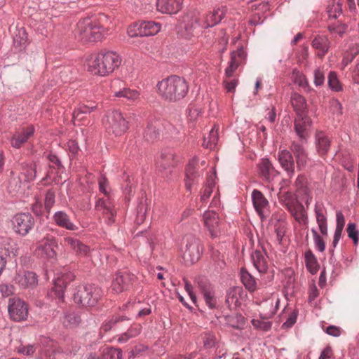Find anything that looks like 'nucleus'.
<instances>
[{"label":"nucleus","instance_id":"obj_1","mask_svg":"<svg viewBox=\"0 0 359 359\" xmlns=\"http://www.w3.org/2000/svg\"><path fill=\"white\" fill-rule=\"evenodd\" d=\"M158 92L161 97L170 102H176L184 99L189 89L186 79L177 75L170 76L158 82Z\"/></svg>","mask_w":359,"mask_h":359},{"label":"nucleus","instance_id":"obj_2","mask_svg":"<svg viewBox=\"0 0 359 359\" xmlns=\"http://www.w3.org/2000/svg\"><path fill=\"white\" fill-rule=\"evenodd\" d=\"M121 63V58L114 51H101L88 60V70L93 74L105 76L112 73Z\"/></svg>","mask_w":359,"mask_h":359},{"label":"nucleus","instance_id":"obj_3","mask_svg":"<svg viewBox=\"0 0 359 359\" xmlns=\"http://www.w3.org/2000/svg\"><path fill=\"white\" fill-rule=\"evenodd\" d=\"M102 296V289L95 284L79 286L74 294V302L82 306H95Z\"/></svg>","mask_w":359,"mask_h":359},{"label":"nucleus","instance_id":"obj_4","mask_svg":"<svg viewBox=\"0 0 359 359\" xmlns=\"http://www.w3.org/2000/svg\"><path fill=\"white\" fill-rule=\"evenodd\" d=\"M77 31L82 39L86 41H99L104 36V27L90 18L80 20L77 24Z\"/></svg>","mask_w":359,"mask_h":359},{"label":"nucleus","instance_id":"obj_5","mask_svg":"<svg viewBox=\"0 0 359 359\" xmlns=\"http://www.w3.org/2000/svg\"><path fill=\"white\" fill-rule=\"evenodd\" d=\"M185 246L182 250V258L187 264H193L197 262L203 252L201 240L193 236L186 238Z\"/></svg>","mask_w":359,"mask_h":359},{"label":"nucleus","instance_id":"obj_6","mask_svg":"<svg viewBox=\"0 0 359 359\" xmlns=\"http://www.w3.org/2000/svg\"><path fill=\"white\" fill-rule=\"evenodd\" d=\"M161 30V25L154 21H139L128 28L130 37H144L156 35Z\"/></svg>","mask_w":359,"mask_h":359},{"label":"nucleus","instance_id":"obj_7","mask_svg":"<svg viewBox=\"0 0 359 359\" xmlns=\"http://www.w3.org/2000/svg\"><path fill=\"white\" fill-rule=\"evenodd\" d=\"M203 217L205 227L212 239L219 238L224 233L226 224L220 220L216 212L213 210L205 211Z\"/></svg>","mask_w":359,"mask_h":359},{"label":"nucleus","instance_id":"obj_8","mask_svg":"<svg viewBox=\"0 0 359 359\" xmlns=\"http://www.w3.org/2000/svg\"><path fill=\"white\" fill-rule=\"evenodd\" d=\"M104 124L107 129L111 131L116 136L121 135L128 129V122L118 110L108 111Z\"/></svg>","mask_w":359,"mask_h":359},{"label":"nucleus","instance_id":"obj_9","mask_svg":"<svg viewBox=\"0 0 359 359\" xmlns=\"http://www.w3.org/2000/svg\"><path fill=\"white\" fill-rule=\"evenodd\" d=\"M11 223L16 234L25 236L34 228L35 219L29 212H20L13 217Z\"/></svg>","mask_w":359,"mask_h":359},{"label":"nucleus","instance_id":"obj_10","mask_svg":"<svg viewBox=\"0 0 359 359\" xmlns=\"http://www.w3.org/2000/svg\"><path fill=\"white\" fill-rule=\"evenodd\" d=\"M162 128L167 130L171 135L175 130V127L170 123H163L160 120H154L148 123L144 130V138L148 142H154L159 138Z\"/></svg>","mask_w":359,"mask_h":359},{"label":"nucleus","instance_id":"obj_11","mask_svg":"<svg viewBox=\"0 0 359 359\" xmlns=\"http://www.w3.org/2000/svg\"><path fill=\"white\" fill-rule=\"evenodd\" d=\"M106 198H99L95 203V209L102 211V214L106 217V223L111 225L115 222V217L116 215V210L115 203L110 195L105 196Z\"/></svg>","mask_w":359,"mask_h":359},{"label":"nucleus","instance_id":"obj_12","mask_svg":"<svg viewBox=\"0 0 359 359\" xmlns=\"http://www.w3.org/2000/svg\"><path fill=\"white\" fill-rule=\"evenodd\" d=\"M177 164L173 150L170 148L161 151L157 161L158 170L165 177H168L172 172L171 169Z\"/></svg>","mask_w":359,"mask_h":359},{"label":"nucleus","instance_id":"obj_13","mask_svg":"<svg viewBox=\"0 0 359 359\" xmlns=\"http://www.w3.org/2000/svg\"><path fill=\"white\" fill-rule=\"evenodd\" d=\"M200 13L196 8L189 9L182 16L181 27L185 32V36L189 37L194 34V30L199 25Z\"/></svg>","mask_w":359,"mask_h":359},{"label":"nucleus","instance_id":"obj_14","mask_svg":"<svg viewBox=\"0 0 359 359\" xmlns=\"http://www.w3.org/2000/svg\"><path fill=\"white\" fill-rule=\"evenodd\" d=\"M58 247L57 239L55 236L46 234L41 238L36 250L40 252L41 256L48 259H55L57 253L55 248Z\"/></svg>","mask_w":359,"mask_h":359},{"label":"nucleus","instance_id":"obj_15","mask_svg":"<svg viewBox=\"0 0 359 359\" xmlns=\"http://www.w3.org/2000/svg\"><path fill=\"white\" fill-rule=\"evenodd\" d=\"M74 274L67 270H64L57 274L54 280V291L59 301L63 302L65 290L67 285L74 280Z\"/></svg>","mask_w":359,"mask_h":359},{"label":"nucleus","instance_id":"obj_16","mask_svg":"<svg viewBox=\"0 0 359 359\" xmlns=\"http://www.w3.org/2000/svg\"><path fill=\"white\" fill-rule=\"evenodd\" d=\"M300 141H292L290 146V149L292 155L295 157V163L298 170H301L304 168L309 160L308 152L305 149L304 144Z\"/></svg>","mask_w":359,"mask_h":359},{"label":"nucleus","instance_id":"obj_17","mask_svg":"<svg viewBox=\"0 0 359 359\" xmlns=\"http://www.w3.org/2000/svg\"><path fill=\"white\" fill-rule=\"evenodd\" d=\"M312 125V121L308 115L296 116L294 120V131L302 142H307L308 129Z\"/></svg>","mask_w":359,"mask_h":359},{"label":"nucleus","instance_id":"obj_18","mask_svg":"<svg viewBox=\"0 0 359 359\" xmlns=\"http://www.w3.org/2000/svg\"><path fill=\"white\" fill-rule=\"evenodd\" d=\"M198 285L206 306L210 309H217L219 305L215 296L213 287L203 280L198 281Z\"/></svg>","mask_w":359,"mask_h":359},{"label":"nucleus","instance_id":"obj_19","mask_svg":"<svg viewBox=\"0 0 359 359\" xmlns=\"http://www.w3.org/2000/svg\"><path fill=\"white\" fill-rule=\"evenodd\" d=\"M278 160L281 167L287 172V175L290 177H292L294 174L295 162L290 150L279 149L278 152Z\"/></svg>","mask_w":359,"mask_h":359},{"label":"nucleus","instance_id":"obj_20","mask_svg":"<svg viewBox=\"0 0 359 359\" xmlns=\"http://www.w3.org/2000/svg\"><path fill=\"white\" fill-rule=\"evenodd\" d=\"M133 276L127 272H118L115 275L111 283V289L116 293L127 290L132 284Z\"/></svg>","mask_w":359,"mask_h":359},{"label":"nucleus","instance_id":"obj_21","mask_svg":"<svg viewBox=\"0 0 359 359\" xmlns=\"http://www.w3.org/2000/svg\"><path fill=\"white\" fill-rule=\"evenodd\" d=\"M182 7V0H156L157 10L165 14H176Z\"/></svg>","mask_w":359,"mask_h":359},{"label":"nucleus","instance_id":"obj_22","mask_svg":"<svg viewBox=\"0 0 359 359\" xmlns=\"http://www.w3.org/2000/svg\"><path fill=\"white\" fill-rule=\"evenodd\" d=\"M259 176L264 181H271L279 172L275 169L269 158H262L257 165Z\"/></svg>","mask_w":359,"mask_h":359},{"label":"nucleus","instance_id":"obj_23","mask_svg":"<svg viewBox=\"0 0 359 359\" xmlns=\"http://www.w3.org/2000/svg\"><path fill=\"white\" fill-rule=\"evenodd\" d=\"M34 127L32 125L22 128L21 132L14 134L11 137V146L15 149H20L34 135Z\"/></svg>","mask_w":359,"mask_h":359},{"label":"nucleus","instance_id":"obj_24","mask_svg":"<svg viewBox=\"0 0 359 359\" xmlns=\"http://www.w3.org/2000/svg\"><path fill=\"white\" fill-rule=\"evenodd\" d=\"M243 293L244 291L241 287H233L228 290L226 296V304L230 310L240 306Z\"/></svg>","mask_w":359,"mask_h":359},{"label":"nucleus","instance_id":"obj_25","mask_svg":"<svg viewBox=\"0 0 359 359\" xmlns=\"http://www.w3.org/2000/svg\"><path fill=\"white\" fill-rule=\"evenodd\" d=\"M53 221L57 226L67 230L75 231L78 229V226L70 220L69 216L65 211L55 212L53 215Z\"/></svg>","mask_w":359,"mask_h":359},{"label":"nucleus","instance_id":"obj_26","mask_svg":"<svg viewBox=\"0 0 359 359\" xmlns=\"http://www.w3.org/2000/svg\"><path fill=\"white\" fill-rule=\"evenodd\" d=\"M291 104L296 113V116L308 115V107L305 98L297 93L291 95Z\"/></svg>","mask_w":359,"mask_h":359},{"label":"nucleus","instance_id":"obj_27","mask_svg":"<svg viewBox=\"0 0 359 359\" xmlns=\"http://www.w3.org/2000/svg\"><path fill=\"white\" fill-rule=\"evenodd\" d=\"M148 210L149 203L147 202V198L145 195L142 194V196L139 198L137 205L135 208V223L137 225H140L144 222Z\"/></svg>","mask_w":359,"mask_h":359},{"label":"nucleus","instance_id":"obj_28","mask_svg":"<svg viewBox=\"0 0 359 359\" xmlns=\"http://www.w3.org/2000/svg\"><path fill=\"white\" fill-rule=\"evenodd\" d=\"M65 244L69 245L74 252L80 256H88L90 252V248L73 237L64 238Z\"/></svg>","mask_w":359,"mask_h":359},{"label":"nucleus","instance_id":"obj_29","mask_svg":"<svg viewBox=\"0 0 359 359\" xmlns=\"http://www.w3.org/2000/svg\"><path fill=\"white\" fill-rule=\"evenodd\" d=\"M15 280L22 288L33 287L38 283L36 274L32 271H25L22 275L18 274Z\"/></svg>","mask_w":359,"mask_h":359},{"label":"nucleus","instance_id":"obj_30","mask_svg":"<svg viewBox=\"0 0 359 359\" xmlns=\"http://www.w3.org/2000/svg\"><path fill=\"white\" fill-rule=\"evenodd\" d=\"M8 314H28V305L19 298L9 299Z\"/></svg>","mask_w":359,"mask_h":359},{"label":"nucleus","instance_id":"obj_31","mask_svg":"<svg viewBox=\"0 0 359 359\" xmlns=\"http://www.w3.org/2000/svg\"><path fill=\"white\" fill-rule=\"evenodd\" d=\"M252 201L257 212L262 216L264 209L269 205V202L264 194L257 189L252 192Z\"/></svg>","mask_w":359,"mask_h":359},{"label":"nucleus","instance_id":"obj_32","mask_svg":"<svg viewBox=\"0 0 359 359\" xmlns=\"http://www.w3.org/2000/svg\"><path fill=\"white\" fill-rule=\"evenodd\" d=\"M316 149L319 155H325L330 147V141L327 136L322 131L316 134Z\"/></svg>","mask_w":359,"mask_h":359},{"label":"nucleus","instance_id":"obj_33","mask_svg":"<svg viewBox=\"0 0 359 359\" xmlns=\"http://www.w3.org/2000/svg\"><path fill=\"white\" fill-rule=\"evenodd\" d=\"M305 266L306 269L312 275L316 274L319 270L320 265L313 252L307 250L304 252Z\"/></svg>","mask_w":359,"mask_h":359},{"label":"nucleus","instance_id":"obj_34","mask_svg":"<svg viewBox=\"0 0 359 359\" xmlns=\"http://www.w3.org/2000/svg\"><path fill=\"white\" fill-rule=\"evenodd\" d=\"M254 266L259 273H265L268 269V264L264 255L259 250H255L251 256Z\"/></svg>","mask_w":359,"mask_h":359},{"label":"nucleus","instance_id":"obj_35","mask_svg":"<svg viewBox=\"0 0 359 359\" xmlns=\"http://www.w3.org/2000/svg\"><path fill=\"white\" fill-rule=\"evenodd\" d=\"M312 46L314 48L321 52L318 55L323 57L329 50L330 41L326 36L318 35L312 41Z\"/></svg>","mask_w":359,"mask_h":359},{"label":"nucleus","instance_id":"obj_36","mask_svg":"<svg viewBox=\"0 0 359 359\" xmlns=\"http://www.w3.org/2000/svg\"><path fill=\"white\" fill-rule=\"evenodd\" d=\"M314 212L316 218V222L318 225L319 230L323 236L327 235V217L323 212L321 208L318 207L316 203L314 208Z\"/></svg>","mask_w":359,"mask_h":359},{"label":"nucleus","instance_id":"obj_37","mask_svg":"<svg viewBox=\"0 0 359 359\" xmlns=\"http://www.w3.org/2000/svg\"><path fill=\"white\" fill-rule=\"evenodd\" d=\"M326 9L329 19H337L342 13V0H329Z\"/></svg>","mask_w":359,"mask_h":359},{"label":"nucleus","instance_id":"obj_38","mask_svg":"<svg viewBox=\"0 0 359 359\" xmlns=\"http://www.w3.org/2000/svg\"><path fill=\"white\" fill-rule=\"evenodd\" d=\"M97 108V104L92 101H88L86 104L80 105L73 112V118L74 119L81 120L83 118V114H90Z\"/></svg>","mask_w":359,"mask_h":359},{"label":"nucleus","instance_id":"obj_39","mask_svg":"<svg viewBox=\"0 0 359 359\" xmlns=\"http://www.w3.org/2000/svg\"><path fill=\"white\" fill-rule=\"evenodd\" d=\"M224 16V13L222 9L217 8V10H214L207 15L203 27L209 28L214 27L221 22Z\"/></svg>","mask_w":359,"mask_h":359},{"label":"nucleus","instance_id":"obj_40","mask_svg":"<svg viewBox=\"0 0 359 359\" xmlns=\"http://www.w3.org/2000/svg\"><path fill=\"white\" fill-rule=\"evenodd\" d=\"M241 279L245 287L250 292L257 289V283L255 278L245 269L241 270Z\"/></svg>","mask_w":359,"mask_h":359},{"label":"nucleus","instance_id":"obj_41","mask_svg":"<svg viewBox=\"0 0 359 359\" xmlns=\"http://www.w3.org/2000/svg\"><path fill=\"white\" fill-rule=\"evenodd\" d=\"M14 46L21 49L28 43V34L24 27L17 28L13 36Z\"/></svg>","mask_w":359,"mask_h":359},{"label":"nucleus","instance_id":"obj_42","mask_svg":"<svg viewBox=\"0 0 359 359\" xmlns=\"http://www.w3.org/2000/svg\"><path fill=\"white\" fill-rule=\"evenodd\" d=\"M46 340V345L45 346L44 350H41L39 359H54L55 351H56V344L50 339Z\"/></svg>","mask_w":359,"mask_h":359},{"label":"nucleus","instance_id":"obj_43","mask_svg":"<svg viewBox=\"0 0 359 359\" xmlns=\"http://www.w3.org/2000/svg\"><path fill=\"white\" fill-rule=\"evenodd\" d=\"M219 137L217 129L215 130V126L213 127L210 131L208 136L205 137L203 139V147L212 149L217 145L218 142Z\"/></svg>","mask_w":359,"mask_h":359},{"label":"nucleus","instance_id":"obj_44","mask_svg":"<svg viewBox=\"0 0 359 359\" xmlns=\"http://www.w3.org/2000/svg\"><path fill=\"white\" fill-rule=\"evenodd\" d=\"M140 93L136 90H131L128 88H123V89L116 91L114 96L117 97H123L128 101H133L138 98Z\"/></svg>","mask_w":359,"mask_h":359},{"label":"nucleus","instance_id":"obj_45","mask_svg":"<svg viewBox=\"0 0 359 359\" xmlns=\"http://www.w3.org/2000/svg\"><path fill=\"white\" fill-rule=\"evenodd\" d=\"M55 203V191L53 189H49L46 191L44 208L48 213L50 214V210Z\"/></svg>","mask_w":359,"mask_h":359},{"label":"nucleus","instance_id":"obj_46","mask_svg":"<svg viewBox=\"0 0 359 359\" xmlns=\"http://www.w3.org/2000/svg\"><path fill=\"white\" fill-rule=\"evenodd\" d=\"M327 83L330 88L335 92L342 91L343 88L339 82L337 73L334 72H330L327 76Z\"/></svg>","mask_w":359,"mask_h":359},{"label":"nucleus","instance_id":"obj_47","mask_svg":"<svg viewBox=\"0 0 359 359\" xmlns=\"http://www.w3.org/2000/svg\"><path fill=\"white\" fill-rule=\"evenodd\" d=\"M327 28L330 32L337 34L340 37H343L347 31L348 25L345 23L337 22L330 24Z\"/></svg>","mask_w":359,"mask_h":359},{"label":"nucleus","instance_id":"obj_48","mask_svg":"<svg viewBox=\"0 0 359 359\" xmlns=\"http://www.w3.org/2000/svg\"><path fill=\"white\" fill-rule=\"evenodd\" d=\"M241 62L236 57V53L233 51L231 53V60L229 63V66L225 69V75L227 77H231L233 72L240 65Z\"/></svg>","mask_w":359,"mask_h":359},{"label":"nucleus","instance_id":"obj_49","mask_svg":"<svg viewBox=\"0 0 359 359\" xmlns=\"http://www.w3.org/2000/svg\"><path fill=\"white\" fill-rule=\"evenodd\" d=\"M103 359H121V351L111 347H105L102 351Z\"/></svg>","mask_w":359,"mask_h":359},{"label":"nucleus","instance_id":"obj_50","mask_svg":"<svg viewBox=\"0 0 359 359\" xmlns=\"http://www.w3.org/2000/svg\"><path fill=\"white\" fill-rule=\"evenodd\" d=\"M285 208L290 212L292 216L305 209L303 204L298 200L288 201Z\"/></svg>","mask_w":359,"mask_h":359},{"label":"nucleus","instance_id":"obj_51","mask_svg":"<svg viewBox=\"0 0 359 359\" xmlns=\"http://www.w3.org/2000/svg\"><path fill=\"white\" fill-rule=\"evenodd\" d=\"M346 230L348 238H350L353 241L355 245H357L359 241V231L356 229L355 224L348 223Z\"/></svg>","mask_w":359,"mask_h":359},{"label":"nucleus","instance_id":"obj_52","mask_svg":"<svg viewBox=\"0 0 359 359\" xmlns=\"http://www.w3.org/2000/svg\"><path fill=\"white\" fill-rule=\"evenodd\" d=\"M313 236V241L316 248L320 252H323L325 249V243L323 238L318 234L315 229H311Z\"/></svg>","mask_w":359,"mask_h":359},{"label":"nucleus","instance_id":"obj_53","mask_svg":"<svg viewBox=\"0 0 359 359\" xmlns=\"http://www.w3.org/2000/svg\"><path fill=\"white\" fill-rule=\"evenodd\" d=\"M47 158L51 163H53V165L50 166L51 168L59 170L65 168L61 162V159L56 154L50 151L47 156Z\"/></svg>","mask_w":359,"mask_h":359},{"label":"nucleus","instance_id":"obj_54","mask_svg":"<svg viewBox=\"0 0 359 359\" xmlns=\"http://www.w3.org/2000/svg\"><path fill=\"white\" fill-rule=\"evenodd\" d=\"M295 187L299 191H302L304 194H307L308 193V187H307V180L305 175H300L297 177L295 181Z\"/></svg>","mask_w":359,"mask_h":359},{"label":"nucleus","instance_id":"obj_55","mask_svg":"<svg viewBox=\"0 0 359 359\" xmlns=\"http://www.w3.org/2000/svg\"><path fill=\"white\" fill-rule=\"evenodd\" d=\"M140 332V326L135 325L131 327L126 333L121 336L118 339L120 342H126L129 338L137 336Z\"/></svg>","mask_w":359,"mask_h":359},{"label":"nucleus","instance_id":"obj_56","mask_svg":"<svg viewBox=\"0 0 359 359\" xmlns=\"http://www.w3.org/2000/svg\"><path fill=\"white\" fill-rule=\"evenodd\" d=\"M267 318L264 317L262 319L261 318L258 319H252V323L256 328H259L263 330H268L270 327L271 324L269 322L264 321V320H266Z\"/></svg>","mask_w":359,"mask_h":359},{"label":"nucleus","instance_id":"obj_57","mask_svg":"<svg viewBox=\"0 0 359 359\" xmlns=\"http://www.w3.org/2000/svg\"><path fill=\"white\" fill-rule=\"evenodd\" d=\"M80 322L79 316H65L63 323L67 327L76 326Z\"/></svg>","mask_w":359,"mask_h":359},{"label":"nucleus","instance_id":"obj_58","mask_svg":"<svg viewBox=\"0 0 359 359\" xmlns=\"http://www.w3.org/2000/svg\"><path fill=\"white\" fill-rule=\"evenodd\" d=\"M36 173L37 170L36 165L27 166L25 170L26 180L28 182L34 181L36 179Z\"/></svg>","mask_w":359,"mask_h":359},{"label":"nucleus","instance_id":"obj_59","mask_svg":"<svg viewBox=\"0 0 359 359\" xmlns=\"http://www.w3.org/2000/svg\"><path fill=\"white\" fill-rule=\"evenodd\" d=\"M186 176L194 179H198L199 177L194 162H189L187 165Z\"/></svg>","mask_w":359,"mask_h":359},{"label":"nucleus","instance_id":"obj_60","mask_svg":"<svg viewBox=\"0 0 359 359\" xmlns=\"http://www.w3.org/2000/svg\"><path fill=\"white\" fill-rule=\"evenodd\" d=\"M330 105L332 110L333 114H337V115H341L342 114V105L341 102L335 98H332L330 100Z\"/></svg>","mask_w":359,"mask_h":359},{"label":"nucleus","instance_id":"obj_61","mask_svg":"<svg viewBox=\"0 0 359 359\" xmlns=\"http://www.w3.org/2000/svg\"><path fill=\"white\" fill-rule=\"evenodd\" d=\"M15 292V287L11 284H0V292L4 297L12 295Z\"/></svg>","mask_w":359,"mask_h":359},{"label":"nucleus","instance_id":"obj_62","mask_svg":"<svg viewBox=\"0 0 359 359\" xmlns=\"http://www.w3.org/2000/svg\"><path fill=\"white\" fill-rule=\"evenodd\" d=\"M36 351L33 345L21 346L18 349V353L27 356L32 355Z\"/></svg>","mask_w":359,"mask_h":359},{"label":"nucleus","instance_id":"obj_63","mask_svg":"<svg viewBox=\"0 0 359 359\" xmlns=\"http://www.w3.org/2000/svg\"><path fill=\"white\" fill-rule=\"evenodd\" d=\"M295 220L298 222L299 224H303L304 225L307 224L309 220H308V216H307V212L306 209H304L301 212H297V214L292 215Z\"/></svg>","mask_w":359,"mask_h":359},{"label":"nucleus","instance_id":"obj_64","mask_svg":"<svg viewBox=\"0 0 359 359\" xmlns=\"http://www.w3.org/2000/svg\"><path fill=\"white\" fill-rule=\"evenodd\" d=\"M325 75L323 71L320 69H316L314 71V84L316 86H320L324 83Z\"/></svg>","mask_w":359,"mask_h":359}]
</instances>
